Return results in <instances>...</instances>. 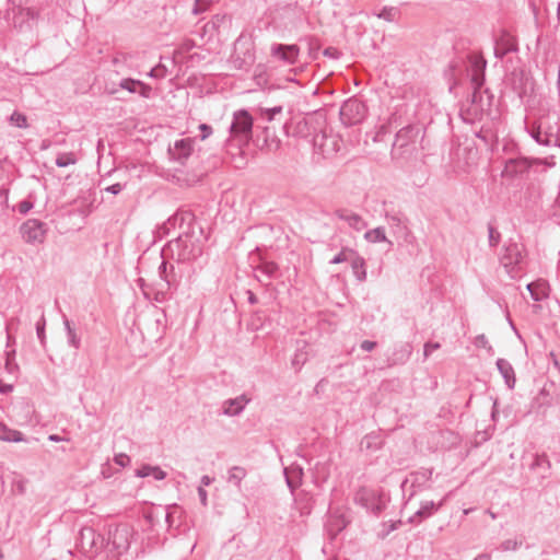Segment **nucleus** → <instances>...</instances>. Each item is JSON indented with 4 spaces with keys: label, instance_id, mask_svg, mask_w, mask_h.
I'll return each instance as SVG.
<instances>
[{
    "label": "nucleus",
    "instance_id": "obj_18",
    "mask_svg": "<svg viewBox=\"0 0 560 560\" xmlns=\"http://www.w3.org/2000/svg\"><path fill=\"white\" fill-rule=\"evenodd\" d=\"M443 504V501L435 503L434 501H423L419 510L409 518L410 523H420L432 516Z\"/></svg>",
    "mask_w": 560,
    "mask_h": 560
},
{
    "label": "nucleus",
    "instance_id": "obj_27",
    "mask_svg": "<svg viewBox=\"0 0 560 560\" xmlns=\"http://www.w3.org/2000/svg\"><path fill=\"white\" fill-rule=\"evenodd\" d=\"M137 477H149L152 476L155 480H163L166 477V472L159 466L143 465L136 471Z\"/></svg>",
    "mask_w": 560,
    "mask_h": 560
},
{
    "label": "nucleus",
    "instance_id": "obj_33",
    "mask_svg": "<svg viewBox=\"0 0 560 560\" xmlns=\"http://www.w3.org/2000/svg\"><path fill=\"white\" fill-rule=\"evenodd\" d=\"M77 159L72 152L60 153L56 158V165L58 167H67L69 165L75 164Z\"/></svg>",
    "mask_w": 560,
    "mask_h": 560
},
{
    "label": "nucleus",
    "instance_id": "obj_42",
    "mask_svg": "<svg viewBox=\"0 0 560 560\" xmlns=\"http://www.w3.org/2000/svg\"><path fill=\"white\" fill-rule=\"evenodd\" d=\"M159 275H160L161 279L166 283V287L171 288L172 280L170 279V277L167 275V264L164 260L159 266Z\"/></svg>",
    "mask_w": 560,
    "mask_h": 560
},
{
    "label": "nucleus",
    "instance_id": "obj_6",
    "mask_svg": "<svg viewBox=\"0 0 560 560\" xmlns=\"http://www.w3.org/2000/svg\"><path fill=\"white\" fill-rule=\"evenodd\" d=\"M23 240L28 244H42L47 233L46 223L37 219H28L21 225Z\"/></svg>",
    "mask_w": 560,
    "mask_h": 560
},
{
    "label": "nucleus",
    "instance_id": "obj_30",
    "mask_svg": "<svg viewBox=\"0 0 560 560\" xmlns=\"http://www.w3.org/2000/svg\"><path fill=\"white\" fill-rule=\"evenodd\" d=\"M364 238L371 243L387 242L384 228H375L365 232Z\"/></svg>",
    "mask_w": 560,
    "mask_h": 560
},
{
    "label": "nucleus",
    "instance_id": "obj_56",
    "mask_svg": "<svg viewBox=\"0 0 560 560\" xmlns=\"http://www.w3.org/2000/svg\"><path fill=\"white\" fill-rule=\"evenodd\" d=\"M170 231L171 229L168 228V225H165V222L158 229V233L160 234V236L167 235Z\"/></svg>",
    "mask_w": 560,
    "mask_h": 560
},
{
    "label": "nucleus",
    "instance_id": "obj_50",
    "mask_svg": "<svg viewBox=\"0 0 560 560\" xmlns=\"http://www.w3.org/2000/svg\"><path fill=\"white\" fill-rule=\"evenodd\" d=\"M199 129L201 131V140H206L212 133V127L207 124H200Z\"/></svg>",
    "mask_w": 560,
    "mask_h": 560
},
{
    "label": "nucleus",
    "instance_id": "obj_19",
    "mask_svg": "<svg viewBox=\"0 0 560 560\" xmlns=\"http://www.w3.org/2000/svg\"><path fill=\"white\" fill-rule=\"evenodd\" d=\"M471 65V85L481 88L485 82V69L487 61L482 57H474L470 60Z\"/></svg>",
    "mask_w": 560,
    "mask_h": 560
},
{
    "label": "nucleus",
    "instance_id": "obj_1",
    "mask_svg": "<svg viewBox=\"0 0 560 560\" xmlns=\"http://www.w3.org/2000/svg\"><path fill=\"white\" fill-rule=\"evenodd\" d=\"M500 264L511 279L522 277L526 267V252L522 243L509 240L502 248Z\"/></svg>",
    "mask_w": 560,
    "mask_h": 560
},
{
    "label": "nucleus",
    "instance_id": "obj_28",
    "mask_svg": "<svg viewBox=\"0 0 560 560\" xmlns=\"http://www.w3.org/2000/svg\"><path fill=\"white\" fill-rule=\"evenodd\" d=\"M63 325L67 332L68 345L74 349H79L81 346V339L71 327L70 320L67 317L63 318Z\"/></svg>",
    "mask_w": 560,
    "mask_h": 560
},
{
    "label": "nucleus",
    "instance_id": "obj_59",
    "mask_svg": "<svg viewBox=\"0 0 560 560\" xmlns=\"http://www.w3.org/2000/svg\"><path fill=\"white\" fill-rule=\"evenodd\" d=\"M48 440L51 441V442H61V441H66L65 438L60 436V435H57V434H50L48 436Z\"/></svg>",
    "mask_w": 560,
    "mask_h": 560
},
{
    "label": "nucleus",
    "instance_id": "obj_35",
    "mask_svg": "<svg viewBox=\"0 0 560 560\" xmlns=\"http://www.w3.org/2000/svg\"><path fill=\"white\" fill-rule=\"evenodd\" d=\"M214 2V0H195L192 5V14L199 15L209 10L210 5Z\"/></svg>",
    "mask_w": 560,
    "mask_h": 560
},
{
    "label": "nucleus",
    "instance_id": "obj_22",
    "mask_svg": "<svg viewBox=\"0 0 560 560\" xmlns=\"http://www.w3.org/2000/svg\"><path fill=\"white\" fill-rule=\"evenodd\" d=\"M135 56L131 52H117L113 57V65L116 67L117 73H125L133 69Z\"/></svg>",
    "mask_w": 560,
    "mask_h": 560
},
{
    "label": "nucleus",
    "instance_id": "obj_41",
    "mask_svg": "<svg viewBox=\"0 0 560 560\" xmlns=\"http://www.w3.org/2000/svg\"><path fill=\"white\" fill-rule=\"evenodd\" d=\"M489 245L494 247L500 242V233L491 225H488Z\"/></svg>",
    "mask_w": 560,
    "mask_h": 560
},
{
    "label": "nucleus",
    "instance_id": "obj_5",
    "mask_svg": "<svg viewBox=\"0 0 560 560\" xmlns=\"http://www.w3.org/2000/svg\"><path fill=\"white\" fill-rule=\"evenodd\" d=\"M170 248L174 253L177 252L179 260H190L201 254L200 246L196 245L188 233L177 236L176 240L170 243Z\"/></svg>",
    "mask_w": 560,
    "mask_h": 560
},
{
    "label": "nucleus",
    "instance_id": "obj_9",
    "mask_svg": "<svg viewBox=\"0 0 560 560\" xmlns=\"http://www.w3.org/2000/svg\"><path fill=\"white\" fill-rule=\"evenodd\" d=\"M539 129L542 130L545 137V147H556L560 142V126L557 121L549 118H540L537 121Z\"/></svg>",
    "mask_w": 560,
    "mask_h": 560
},
{
    "label": "nucleus",
    "instance_id": "obj_17",
    "mask_svg": "<svg viewBox=\"0 0 560 560\" xmlns=\"http://www.w3.org/2000/svg\"><path fill=\"white\" fill-rule=\"evenodd\" d=\"M412 352V347L408 342H401L395 346L394 351L390 357H388L387 362L388 366L405 364Z\"/></svg>",
    "mask_w": 560,
    "mask_h": 560
},
{
    "label": "nucleus",
    "instance_id": "obj_31",
    "mask_svg": "<svg viewBox=\"0 0 560 560\" xmlns=\"http://www.w3.org/2000/svg\"><path fill=\"white\" fill-rule=\"evenodd\" d=\"M190 219L191 214L189 212L175 213L174 215L168 218V220L165 222V225H168L171 230L175 229L177 225L182 228L184 222Z\"/></svg>",
    "mask_w": 560,
    "mask_h": 560
},
{
    "label": "nucleus",
    "instance_id": "obj_24",
    "mask_svg": "<svg viewBox=\"0 0 560 560\" xmlns=\"http://www.w3.org/2000/svg\"><path fill=\"white\" fill-rule=\"evenodd\" d=\"M497 368H498L500 374L502 375V377L504 378L506 386L510 389L514 388L516 380H515L514 369L511 365V363L505 359H498Z\"/></svg>",
    "mask_w": 560,
    "mask_h": 560
},
{
    "label": "nucleus",
    "instance_id": "obj_63",
    "mask_svg": "<svg viewBox=\"0 0 560 560\" xmlns=\"http://www.w3.org/2000/svg\"><path fill=\"white\" fill-rule=\"evenodd\" d=\"M354 500H355V502L361 503L362 505H364V506H365L364 498H363V495L361 494V492H358V493L355 494Z\"/></svg>",
    "mask_w": 560,
    "mask_h": 560
},
{
    "label": "nucleus",
    "instance_id": "obj_45",
    "mask_svg": "<svg viewBox=\"0 0 560 560\" xmlns=\"http://www.w3.org/2000/svg\"><path fill=\"white\" fill-rule=\"evenodd\" d=\"M114 462L120 467H126L130 464V457L125 453H120L115 455Z\"/></svg>",
    "mask_w": 560,
    "mask_h": 560
},
{
    "label": "nucleus",
    "instance_id": "obj_46",
    "mask_svg": "<svg viewBox=\"0 0 560 560\" xmlns=\"http://www.w3.org/2000/svg\"><path fill=\"white\" fill-rule=\"evenodd\" d=\"M253 62H254V56H253V54H250V52H247L246 57H245L242 61H240V59H238V58H235V59H234V63L236 65V67H237L238 69H243V68H244V65L249 66V65H252Z\"/></svg>",
    "mask_w": 560,
    "mask_h": 560
},
{
    "label": "nucleus",
    "instance_id": "obj_49",
    "mask_svg": "<svg viewBox=\"0 0 560 560\" xmlns=\"http://www.w3.org/2000/svg\"><path fill=\"white\" fill-rule=\"evenodd\" d=\"M440 343L439 342H427L424 345V357L428 358L433 351L440 349Z\"/></svg>",
    "mask_w": 560,
    "mask_h": 560
},
{
    "label": "nucleus",
    "instance_id": "obj_14",
    "mask_svg": "<svg viewBox=\"0 0 560 560\" xmlns=\"http://www.w3.org/2000/svg\"><path fill=\"white\" fill-rule=\"evenodd\" d=\"M249 402V398L245 395L226 399L222 402V413L229 417L238 416Z\"/></svg>",
    "mask_w": 560,
    "mask_h": 560
},
{
    "label": "nucleus",
    "instance_id": "obj_2",
    "mask_svg": "<svg viewBox=\"0 0 560 560\" xmlns=\"http://www.w3.org/2000/svg\"><path fill=\"white\" fill-rule=\"evenodd\" d=\"M551 165L552 164L549 163L547 159L526 156L509 158L504 162V167L502 170L501 176L503 178L513 179L525 174H528L532 170L537 168L539 166Z\"/></svg>",
    "mask_w": 560,
    "mask_h": 560
},
{
    "label": "nucleus",
    "instance_id": "obj_39",
    "mask_svg": "<svg viewBox=\"0 0 560 560\" xmlns=\"http://www.w3.org/2000/svg\"><path fill=\"white\" fill-rule=\"evenodd\" d=\"M412 477H415V481L418 483L428 481L432 476V470L430 469H423L421 471H417L411 474Z\"/></svg>",
    "mask_w": 560,
    "mask_h": 560
},
{
    "label": "nucleus",
    "instance_id": "obj_29",
    "mask_svg": "<svg viewBox=\"0 0 560 560\" xmlns=\"http://www.w3.org/2000/svg\"><path fill=\"white\" fill-rule=\"evenodd\" d=\"M247 472L244 467L233 466L229 470L228 481L234 483L236 487H241L242 480L246 477Z\"/></svg>",
    "mask_w": 560,
    "mask_h": 560
},
{
    "label": "nucleus",
    "instance_id": "obj_7",
    "mask_svg": "<svg viewBox=\"0 0 560 560\" xmlns=\"http://www.w3.org/2000/svg\"><path fill=\"white\" fill-rule=\"evenodd\" d=\"M365 105L359 100H348L340 108V117L346 125H355L360 122L365 116Z\"/></svg>",
    "mask_w": 560,
    "mask_h": 560
},
{
    "label": "nucleus",
    "instance_id": "obj_54",
    "mask_svg": "<svg viewBox=\"0 0 560 560\" xmlns=\"http://www.w3.org/2000/svg\"><path fill=\"white\" fill-rule=\"evenodd\" d=\"M154 300L159 303H162L166 300V293L163 290H159L155 292Z\"/></svg>",
    "mask_w": 560,
    "mask_h": 560
},
{
    "label": "nucleus",
    "instance_id": "obj_3",
    "mask_svg": "<svg viewBox=\"0 0 560 560\" xmlns=\"http://www.w3.org/2000/svg\"><path fill=\"white\" fill-rule=\"evenodd\" d=\"M230 138L237 145L248 143L253 135V117L246 109L236 110L230 125Z\"/></svg>",
    "mask_w": 560,
    "mask_h": 560
},
{
    "label": "nucleus",
    "instance_id": "obj_36",
    "mask_svg": "<svg viewBox=\"0 0 560 560\" xmlns=\"http://www.w3.org/2000/svg\"><path fill=\"white\" fill-rule=\"evenodd\" d=\"M397 14H398V10L396 8H393V7L387 8V7H385L376 15H377L378 19L385 20L387 22H393V21L396 20Z\"/></svg>",
    "mask_w": 560,
    "mask_h": 560
},
{
    "label": "nucleus",
    "instance_id": "obj_61",
    "mask_svg": "<svg viewBox=\"0 0 560 560\" xmlns=\"http://www.w3.org/2000/svg\"><path fill=\"white\" fill-rule=\"evenodd\" d=\"M212 482V478L209 476H202L201 477V485L202 486H209Z\"/></svg>",
    "mask_w": 560,
    "mask_h": 560
},
{
    "label": "nucleus",
    "instance_id": "obj_4",
    "mask_svg": "<svg viewBox=\"0 0 560 560\" xmlns=\"http://www.w3.org/2000/svg\"><path fill=\"white\" fill-rule=\"evenodd\" d=\"M421 129L418 126L408 125L401 128L395 137V142L392 149V155L404 156L406 153H411L415 150V144L420 136Z\"/></svg>",
    "mask_w": 560,
    "mask_h": 560
},
{
    "label": "nucleus",
    "instance_id": "obj_16",
    "mask_svg": "<svg viewBox=\"0 0 560 560\" xmlns=\"http://www.w3.org/2000/svg\"><path fill=\"white\" fill-rule=\"evenodd\" d=\"M335 217L341 221H345L350 228L355 231H362L366 223L361 215L355 212H352L348 209H338L334 212Z\"/></svg>",
    "mask_w": 560,
    "mask_h": 560
},
{
    "label": "nucleus",
    "instance_id": "obj_47",
    "mask_svg": "<svg viewBox=\"0 0 560 560\" xmlns=\"http://www.w3.org/2000/svg\"><path fill=\"white\" fill-rule=\"evenodd\" d=\"M475 345L479 348H487L492 350V347L489 345V341L485 335H478L475 339Z\"/></svg>",
    "mask_w": 560,
    "mask_h": 560
},
{
    "label": "nucleus",
    "instance_id": "obj_11",
    "mask_svg": "<svg viewBox=\"0 0 560 560\" xmlns=\"http://www.w3.org/2000/svg\"><path fill=\"white\" fill-rule=\"evenodd\" d=\"M131 536V528L128 525H120L110 534V541L114 548L121 553L129 549Z\"/></svg>",
    "mask_w": 560,
    "mask_h": 560
},
{
    "label": "nucleus",
    "instance_id": "obj_34",
    "mask_svg": "<svg viewBox=\"0 0 560 560\" xmlns=\"http://www.w3.org/2000/svg\"><path fill=\"white\" fill-rule=\"evenodd\" d=\"M354 250L349 247H343L331 260L330 264H341L345 261H350L351 257H353Z\"/></svg>",
    "mask_w": 560,
    "mask_h": 560
},
{
    "label": "nucleus",
    "instance_id": "obj_62",
    "mask_svg": "<svg viewBox=\"0 0 560 560\" xmlns=\"http://www.w3.org/2000/svg\"><path fill=\"white\" fill-rule=\"evenodd\" d=\"M474 560H491V557L489 553H480Z\"/></svg>",
    "mask_w": 560,
    "mask_h": 560
},
{
    "label": "nucleus",
    "instance_id": "obj_51",
    "mask_svg": "<svg viewBox=\"0 0 560 560\" xmlns=\"http://www.w3.org/2000/svg\"><path fill=\"white\" fill-rule=\"evenodd\" d=\"M375 347L376 342L371 340H363L360 345V348L364 351H372Z\"/></svg>",
    "mask_w": 560,
    "mask_h": 560
},
{
    "label": "nucleus",
    "instance_id": "obj_26",
    "mask_svg": "<svg viewBox=\"0 0 560 560\" xmlns=\"http://www.w3.org/2000/svg\"><path fill=\"white\" fill-rule=\"evenodd\" d=\"M0 441L4 442H23L24 434L21 431L9 428L7 424L0 422Z\"/></svg>",
    "mask_w": 560,
    "mask_h": 560
},
{
    "label": "nucleus",
    "instance_id": "obj_64",
    "mask_svg": "<svg viewBox=\"0 0 560 560\" xmlns=\"http://www.w3.org/2000/svg\"><path fill=\"white\" fill-rule=\"evenodd\" d=\"M557 88H558V93H559V95H560V66H559V68H558Z\"/></svg>",
    "mask_w": 560,
    "mask_h": 560
},
{
    "label": "nucleus",
    "instance_id": "obj_57",
    "mask_svg": "<svg viewBox=\"0 0 560 560\" xmlns=\"http://www.w3.org/2000/svg\"><path fill=\"white\" fill-rule=\"evenodd\" d=\"M12 389H13L12 385L3 384V383L0 382V393L1 394H8V393L12 392Z\"/></svg>",
    "mask_w": 560,
    "mask_h": 560
},
{
    "label": "nucleus",
    "instance_id": "obj_21",
    "mask_svg": "<svg viewBox=\"0 0 560 560\" xmlns=\"http://www.w3.org/2000/svg\"><path fill=\"white\" fill-rule=\"evenodd\" d=\"M294 509L299 511L301 516L308 515L313 509V498L305 491H300L293 494Z\"/></svg>",
    "mask_w": 560,
    "mask_h": 560
},
{
    "label": "nucleus",
    "instance_id": "obj_32",
    "mask_svg": "<svg viewBox=\"0 0 560 560\" xmlns=\"http://www.w3.org/2000/svg\"><path fill=\"white\" fill-rule=\"evenodd\" d=\"M305 346L301 349H298L291 360V365L296 371H300L301 368L306 363L308 355L307 352L304 350Z\"/></svg>",
    "mask_w": 560,
    "mask_h": 560
},
{
    "label": "nucleus",
    "instance_id": "obj_48",
    "mask_svg": "<svg viewBox=\"0 0 560 560\" xmlns=\"http://www.w3.org/2000/svg\"><path fill=\"white\" fill-rule=\"evenodd\" d=\"M33 208V202L30 200H22L18 205V211L21 214H26Z\"/></svg>",
    "mask_w": 560,
    "mask_h": 560
},
{
    "label": "nucleus",
    "instance_id": "obj_52",
    "mask_svg": "<svg viewBox=\"0 0 560 560\" xmlns=\"http://www.w3.org/2000/svg\"><path fill=\"white\" fill-rule=\"evenodd\" d=\"M122 188L124 186L121 184L116 183L114 185L108 186L105 190L113 195H117L122 190Z\"/></svg>",
    "mask_w": 560,
    "mask_h": 560
},
{
    "label": "nucleus",
    "instance_id": "obj_37",
    "mask_svg": "<svg viewBox=\"0 0 560 560\" xmlns=\"http://www.w3.org/2000/svg\"><path fill=\"white\" fill-rule=\"evenodd\" d=\"M10 121L12 125L19 127V128H26L27 127V119L26 116L20 112H13L10 116Z\"/></svg>",
    "mask_w": 560,
    "mask_h": 560
},
{
    "label": "nucleus",
    "instance_id": "obj_60",
    "mask_svg": "<svg viewBox=\"0 0 560 560\" xmlns=\"http://www.w3.org/2000/svg\"><path fill=\"white\" fill-rule=\"evenodd\" d=\"M248 302L250 304H256L258 302L257 296L252 291H248Z\"/></svg>",
    "mask_w": 560,
    "mask_h": 560
},
{
    "label": "nucleus",
    "instance_id": "obj_13",
    "mask_svg": "<svg viewBox=\"0 0 560 560\" xmlns=\"http://www.w3.org/2000/svg\"><path fill=\"white\" fill-rule=\"evenodd\" d=\"M192 143L194 140L190 138L177 140L174 147L168 149L172 159L184 164L192 152Z\"/></svg>",
    "mask_w": 560,
    "mask_h": 560
},
{
    "label": "nucleus",
    "instance_id": "obj_8",
    "mask_svg": "<svg viewBox=\"0 0 560 560\" xmlns=\"http://www.w3.org/2000/svg\"><path fill=\"white\" fill-rule=\"evenodd\" d=\"M472 93L470 97L467 100L465 104H463L462 112L467 115L465 119H479L483 113V107L481 104L482 94L480 92L481 88H476L472 85Z\"/></svg>",
    "mask_w": 560,
    "mask_h": 560
},
{
    "label": "nucleus",
    "instance_id": "obj_55",
    "mask_svg": "<svg viewBox=\"0 0 560 560\" xmlns=\"http://www.w3.org/2000/svg\"><path fill=\"white\" fill-rule=\"evenodd\" d=\"M160 70H162L161 66H158V67L151 69V71L149 72V77H151V78L162 77L163 73H160Z\"/></svg>",
    "mask_w": 560,
    "mask_h": 560
},
{
    "label": "nucleus",
    "instance_id": "obj_43",
    "mask_svg": "<svg viewBox=\"0 0 560 560\" xmlns=\"http://www.w3.org/2000/svg\"><path fill=\"white\" fill-rule=\"evenodd\" d=\"M521 542H518L516 539H506L502 541L500 548L503 551H511L516 550L520 547Z\"/></svg>",
    "mask_w": 560,
    "mask_h": 560
},
{
    "label": "nucleus",
    "instance_id": "obj_12",
    "mask_svg": "<svg viewBox=\"0 0 560 560\" xmlns=\"http://www.w3.org/2000/svg\"><path fill=\"white\" fill-rule=\"evenodd\" d=\"M517 50V43L514 36L503 32L495 42L494 56L503 59L508 54Z\"/></svg>",
    "mask_w": 560,
    "mask_h": 560
},
{
    "label": "nucleus",
    "instance_id": "obj_38",
    "mask_svg": "<svg viewBox=\"0 0 560 560\" xmlns=\"http://www.w3.org/2000/svg\"><path fill=\"white\" fill-rule=\"evenodd\" d=\"M526 130L538 144L545 145V137L539 136L541 133V130L539 129L537 122H535L532 127L526 126Z\"/></svg>",
    "mask_w": 560,
    "mask_h": 560
},
{
    "label": "nucleus",
    "instance_id": "obj_53",
    "mask_svg": "<svg viewBox=\"0 0 560 560\" xmlns=\"http://www.w3.org/2000/svg\"><path fill=\"white\" fill-rule=\"evenodd\" d=\"M198 495L200 498V502L202 503V505H207L208 493L203 487L198 488Z\"/></svg>",
    "mask_w": 560,
    "mask_h": 560
},
{
    "label": "nucleus",
    "instance_id": "obj_58",
    "mask_svg": "<svg viewBox=\"0 0 560 560\" xmlns=\"http://www.w3.org/2000/svg\"><path fill=\"white\" fill-rule=\"evenodd\" d=\"M13 7L22 8L24 4L27 3L26 0H9Z\"/></svg>",
    "mask_w": 560,
    "mask_h": 560
},
{
    "label": "nucleus",
    "instance_id": "obj_40",
    "mask_svg": "<svg viewBox=\"0 0 560 560\" xmlns=\"http://www.w3.org/2000/svg\"><path fill=\"white\" fill-rule=\"evenodd\" d=\"M45 317L42 315L40 319L36 323V334L42 345L45 343Z\"/></svg>",
    "mask_w": 560,
    "mask_h": 560
},
{
    "label": "nucleus",
    "instance_id": "obj_23",
    "mask_svg": "<svg viewBox=\"0 0 560 560\" xmlns=\"http://www.w3.org/2000/svg\"><path fill=\"white\" fill-rule=\"evenodd\" d=\"M284 476L287 485L292 494L301 485L303 469L300 466H291L290 468H284Z\"/></svg>",
    "mask_w": 560,
    "mask_h": 560
},
{
    "label": "nucleus",
    "instance_id": "obj_44",
    "mask_svg": "<svg viewBox=\"0 0 560 560\" xmlns=\"http://www.w3.org/2000/svg\"><path fill=\"white\" fill-rule=\"evenodd\" d=\"M282 112V107L281 106H276V107H272V108H265L262 109V115L264 117H266V119L268 121H271L275 116L277 114H280Z\"/></svg>",
    "mask_w": 560,
    "mask_h": 560
},
{
    "label": "nucleus",
    "instance_id": "obj_15",
    "mask_svg": "<svg viewBox=\"0 0 560 560\" xmlns=\"http://www.w3.org/2000/svg\"><path fill=\"white\" fill-rule=\"evenodd\" d=\"M119 88L128 91L129 93H138L144 98L151 96L152 88L140 80L126 78L119 82Z\"/></svg>",
    "mask_w": 560,
    "mask_h": 560
},
{
    "label": "nucleus",
    "instance_id": "obj_10",
    "mask_svg": "<svg viewBox=\"0 0 560 560\" xmlns=\"http://www.w3.org/2000/svg\"><path fill=\"white\" fill-rule=\"evenodd\" d=\"M300 48L296 45L272 44L270 54L272 57L287 65H293L298 60Z\"/></svg>",
    "mask_w": 560,
    "mask_h": 560
},
{
    "label": "nucleus",
    "instance_id": "obj_25",
    "mask_svg": "<svg viewBox=\"0 0 560 560\" xmlns=\"http://www.w3.org/2000/svg\"><path fill=\"white\" fill-rule=\"evenodd\" d=\"M351 268L353 271V275L359 281H364L366 279V269H365V260L363 257L358 255V253L354 250L353 257L350 259Z\"/></svg>",
    "mask_w": 560,
    "mask_h": 560
},
{
    "label": "nucleus",
    "instance_id": "obj_20",
    "mask_svg": "<svg viewBox=\"0 0 560 560\" xmlns=\"http://www.w3.org/2000/svg\"><path fill=\"white\" fill-rule=\"evenodd\" d=\"M532 299L540 302L549 296V283L545 279H538L526 285Z\"/></svg>",
    "mask_w": 560,
    "mask_h": 560
}]
</instances>
